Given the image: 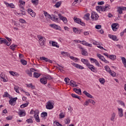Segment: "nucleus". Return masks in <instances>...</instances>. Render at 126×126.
Returning a JSON list of instances; mask_svg holds the SVG:
<instances>
[{"mask_svg":"<svg viewBox=\"0 0 126 126\" xmlns=\"http://www.w3.org/2000/svg\"><path fill=\"white\" fill-rule=\"evenodd\" d=\"M105 69L107 71V72H109L110 74L112 76H116V73L114 71L111 72V69L109 67V66L106 65L104 67Z\"/></svg>","mask_w":126,"mask_h":126,"instance_id":"f257e3e1","label":"nucleus"},{"mask_svg":"<svg viewBox=\"0 0 126 126\" xmlns=\"http://www.w3.org/2000/svg\"><path fill=\"white\" fill-rule=\"evenodd\" d=\"M38 39H39V43L40 45V46H43L45 45V41L46 39L45 38L43 37V36L39 35L38 36Z\"/></svg>","mask_w":126,"mask_h":126,"instance_id":"f03ea898","label":"nucleus"},{"mask_svg":"<svg viewBox=\"0 0 126 126\" xmlns=\"http://www.w3.org/2000/svg\"><path fill=\"white\" fill-rule=\"evenodd\" d=\"M0 44H5V45L7 46L11 45V42H8L6 39L2 38H0Z\"/></svg>","mask_w":126,"mask_h":126,"instance_id":"7ed1b4c3","label":"nucleus"},{"mask_svg":"<svg viewBox=\"0 0 126 126\" xmlns=\"http://www.w3.org/2000/svg\"><path fill=\"white\" fill-rule=\"evenodd\" d=\"M34 118L37 123H40V118H39V111L36 110L34 112Z\"/></svg>","mask_w":126,"mask_h":126,"instance_id":"20e7f679","label":"nucleus"},{"mask_svg":"<svg viewBox=\"0 0 126 126\" xmlns=\"http://www.w3.org/2000/svg\"><path fill=\"white\" fill-rule=\"evenodd\" d=\"M88 67L91 70V71H93V72H97V71H98L97 68L95 67V66L92 64H90L88 66Z\"/></svg>","mask_w":126,"mask_h":126,"instance_id":"39448f33","label":"nucleus"},{"mask_svg":"<svg viewBox=\"0 0 126 126\" xmlns=\"http://www.w3.org/2000/svg\"><path fill=\"white\" fill-rule=\"evenodd\" d=\"M16 100H17V97L11 98L10 100H9L10 105H11V106H14L15 104H16Z\"/></svg>","mask_w":126,"mask_h":126,"instance_id":"423d86ee","label":"nucleus"},{"mask_svg":"<svg viewBox=\"0 0 126 126\" xmlns=\"http://www.w3.org/2000/svg\"><path fill=\"white\" fill-rule=\"evenodd\" d=\"M46 109L48 110H52L54 108V105L52 104V102L48 101L46 105Z\"/></svg>","mask_w":126,"mask_h":126,"instance_id":"0eeeda50","label":"nucleus"},{"mask_svg":"<svg viewBox=\"0 0 126 126\" xmlns=\"http://www.w3.org/2000/svg\"><path fill=\"white\" fill-rule=\"evenodd\" d=\"M58 16L61 20H63L65 24L67 23V19L66 17L63 16L61 14H58Z\"/></svg>","mask_w":126,"mask_h":126,"instance_id":"6e6552de","label":"nucleus"},{"mask_svg":"<svg viewBox=\"0 0 126 126\" xmlns=\"http://www.w3.org/2000/svg\"><path fill=\"white\" fill-rule=\"evenodd\" d=\"M91 18L92 19H94V20H97V19L99 18V16L98 15V14L95 12H93L92 13Z\"/></svg>","mask_w":126,"mask_h":126,"instance_id":"1a4fd4ad","label":"nucleus"},{"mask_svg":"<svg viewBox=\"0 0 126 126\" xmlns=\"http://www.w3.org/2000/svg\"><path fill=\"white\" fill-rule=\"evenodd\" d=\"M71 64L76 67V68H79V69H84V67L79 65V64L75 63H71Z\"/></svg>","mask_w":126,"mask_h":126,"instance_id":"9d476101","label":"nucleus"},{"mask_svg":"<svg viewBox=\"0 0 126 126\" xmlns=\"http://www.w3.org/2000/svg\"><path fill=\"white\" fill-rule=\"evenodd\" d=\"M90 61L91 62V63H95V65H97V66L100 67V64L99 63V62H98V61L94 59L93 58H90Z\"/></svg>","mask_w":126,"mask_h":126,"instance_id":"9b49d317","label":"nucleus"},{"mask_svg":"<svg viewBox=\"0 0 126 126\" xmlns=\"http://www.w3.org/2000/svg\"><path fill=\"white\" fill-rule=\"evenodd\" d=\"M119 28V24L114 23L112 25V28L113 31H116L117 29Z\"/></svg>","mask_w":126,"mask_h":126,"instance_id":"f8f14e48","label":"nucleus"},{"mask_svg":"<svg viewBox=\"0 0 126 126\" xmlns=\"http://www.w3.org/2000/svg\"><path fill=\"white\" fill-rule=\"evenodd\" d=\"M81 61L82 62V63H83L84 64H86L87 66H88L90 64V63H89V62L86 59H82L81 60Z\"/></svg>","mask_w":126,"mask_h":126,"instance_id":"ddd939ff","label":"nucleus"},{"mask_svg":"<svg viewBox=\"0 0 126 126\" xmlns=\"http://www.w3.org/2000/svg\"><path fill=\"white\" fill-rule=\"evenodd\" d=\"M83 93L87 97H88V98H91V99H94V97L92 96V95L88 93L86 91H84L83 92Z\"/></svg>","mask_w":126,"mask_h":126,"instance_id":"4468645a","label":"nucleus"},{"mask_svg":"<svg viewBox=\"0 0 126 126\" xmlns=\"http://www.w3.org/2000/svg\"><path fill=\"white\" fill-rule=\"evenodd\" d=\"M69 85H70V86H72V87H76V86H77L76 82L73 80H71L70 81Z\"/></svg>","mask_w":126,"mask_h":126,"instance_id":"2eb2a0df","label":"nucleus"},{"mask_svg":"<svg viewBox=\"0 0 126 126\" xmlns=\"http://www.w3.org/2000/svg\"><path fill=\"white\" fill-rule=\"evenodd\" d=\"M110 5L106 4L105 6L102 7V11H107L110 9Z\"/></svg>","mask_w":126,"mask_h":126,"instance_id":"dca6fc26","label":"nucleus"},{"mask_svg":"<svg viewBox=\"0 0 126 126\" xmlns=\"http://www.w3.org/2000/svg\"><path fill=\"white\" fill-rule=\"evenodd\" d=\"M108 36L110 39H112L113 41H119V39L117 38L116 35H113L112 34H109Z\"/></svg>","mask_w":126,"mask_h":126,"instance_id":"f3484780","label":"nucleus"},{"mask_svg":"<svg viewBox=\"0 0 126 126\" xmlns=\"http://www.w3.org/2000/svg\"><path fill=\"white\" fill-rule=\"evenodd\" d=\"M49 43L51 44L52 43V45L53 47H56V48H60V46L58 44V43L55 42V41H50Z\"/></svg>","mask_w":126,"mask_h":126,"instance_id":"a211bd4d","label":"nucleus"},{"mask_svg":"<svg viewBox=\"0 0 126 126\" xmlns=\"http://www.w3.org/2000/svg\"><path fill=\"white\" fill-rule=\"evenodd\" d=\"M118 109L119 116L120 117V118H122L124 116V114H123V109L118 108Z\"/></svg>","mask_w":126,"mask_h":126,"instance_id":"6ab92c4d","label":"nucleus"},{"mask_svg":"<svg viewBox=\"0 0 126 126\" xmlns=\"http://www.w3.org/2000/svg\"><path fill=\"white\" fill-rule=\"evenodd\" d=\"M73 91H74L75 93H77V94H78L79 95H81V89H77L76 88H75L73 89Z\"/></svg>","mask_w":126,"mask_h":126,"instance_id":"aec40b11","label":"nucleus"},{"mask_svg":"<svg viewBox=\"0 0 126 126\" xmlns=\"http://www.w3.org/2000/svg\"><path fill=\"white\" fill-rule=\"evenodd\" d=\"M0 77L1 78V79L3 80V81L4 82H6V80L5 79V75L3 74V72L1 73L0 75Z\"/></svg>","mask_w":126,"mask_h":126,"instance_id":"412c9836","label":"nucleus"},{"mask_svg":"<svg viewBox=\"0 0 126 126\" xmlns=\"http://www.w3.org/2000/svg\"><path fill=\"white\" fill-rule=\"evenodd\" d=\"M51 20L55 21V22H60V19L58 18H56V16L53 15L51 18Z\"/></svg>","mask_w":126,"mask_h":126,"instance_id":"4be33fe9","label":"nucleus"},{"mask_svg":"<svg viewBox=\"0 0 126 126\" xmlns=\"http://www.w3.org/2000/svg\"><path fill=\"white\" fill-rule=\"evenodd\" d=\"M74 22H76V23H77L78 24H80V22H81V19L74 17Z\"/></svg>","mask_w":126,"mask_h":126,"instance_id":"5701e85b","label":"nucleus"},{"mask_svg":"<svg viewBox=\"0 0 126 126\" xmlns=\"http://www.w3.org/2000/svg\"><path fill=\"white\" fill-rule=\"evenodd\" d=\"M10 74L13 76H19V74L17 72H15L12 71H9Z\"/></svg>","mask_w":126,"mask_h":126,"instance_id":"b1692460","label":"nucleus"},{"mask_svg":"<svg viewBox=\"0 0 126 126\" xmlns=\"http://www.w3.org/2000/svg\"><path fill=\"white\" fill-rule=\"evenodd\" d=\"M97 58H98V59H99V60H101V61H102V62L105 61V58L104 57V56H102L101 54H97Z\"/></svg>","mask_w":126,"mask_h":126,"instance_id":"393cba45","label":"nucleus"},{"mask_svg":"<svg viewBox=\"0 0 126 126\" xmlns=\"http://www.w3.org/2000/svg\"><path fill=\"white\" fill-rule=\"evenodd\" d=\"M40 81L42 84H47V80L45 78V77L41 78L40 79Z\"/></svg>","mask_w":126,"mask_h":126,"instance_id":"a878e982","label":"nucleus"},{"mask_svg":"<svg viewBox=\"0 0 126 126\" xmlns=\"http://www.w3.org/2000/svg\"><path fill=\"white\" fill-rule=\"evenodd\" d=\"M20 117H25L26 115V113L25 111H23L22 110L20 111V113H19Z\"/></svg>","mask_w":126,"mask_h":126,"instance_id":"bb28decb","label":"nucleus"},{"mask_svg":"<svg viewBox=\"0 0 126 126\" xmlns=\"http://www.w3.org/2000/svg\"><path fill=\"white\" fill-rule=\"evenodd\" d=\"M115 118H116V113H115V112H113V114L111 115L110 121H111L112 122H114Z\"/></svg>","mask_w":126,"mask_h":126,"instance_id":"cd10ccee","label":"nucleus"},{"mask_svg":"<svg viewBox=\"0 0 126 126\" xmlns=\"http://www.w3.org/2000/svg\"><path fill=\"white\" fill-rule=\"evenodd\" d=\"M96 9L97 11H99V12L103 11V7H102V6H97L96 7Z\"/></svg>","mask_w":126,"mask_h":126,"instance_id":"c85d7f7f","label":"nucleus"},{"mask_svg":"<svg viewBox=\"0 0 126 126\" xmlns=\"http://www.w3.org/2000/svg\"><path fill=\"white\" fill-rule=\"evenodd\" d=\"M110 60H112V61H115L117 59V57L115 55H111L109 56L108 57Z\"/></svg>","mask_w":126,"mask_h":126,"instance_id":"c756f323","label":"nucleus"},{"mask_svg":"<svg viewBox=\"0 0 126 126\" xmlns=\"http://www.w3.org/2000/svg\"><path fill=\"white\" fill-rule=\"evenodd\" d=\"M26 73L29 75V76H30L31 77H32V71L31 70H27L26 71Z\"/></svg>","mask_w":126,"mask_h":126,"instance_id":"7c9ffc66","label":"nucleus"},{"mask_svg":"<svg viewBox=\"0 0 126 126\" xmlns=\"http://www.w3.org/2000/svg\"><path fill=\"white\" fill-rule=\"evenodd\" d=\"M44 14L46 17L48 18L49 19H52V17L51 16V15L48 13V12L44 11Z\"/></svg>","mask_w":126,"mask_h":126,"instance_id":"2f4dec72","label":"nucleus"},{"mask_svg":"<svg viewBox=\"0 0 126 126\" xmlns=\"http://www.w3.org/2000/svg\"><path fill=\"white\" fill-rule=\"evenodd\" d=\"M40 76L41 74H40L39 73L34 72L33 73V77H35V78H38V77H40Z\"/></svg>","mask_w":126,"mask_h":126,"instance_id":"473e14b6","label":"nucleus"},{"mask_svg":"<svg viewBox=\"0 0 126 126\" xmlns=\"http://www.w3.org/2000/svg\"><path fill=\"white\" fill-rule=\"evenodd\" d=\"M82 55L83 56H88V53L87 52V51H86V50L85 49H83L82 50Z\"/></svg>","mask_w":126,"mask_h":126,"instance_id":"72a5a7b5","label":"nucleus"},{"mask_svg":"<svg viewBox=\"0 0 126 126\" xmlns=\"http://www.w3.org/2000/svg\"><path fill=\"white\" fill-rule=\"evenodd\" d=\"M28 105H29V102H27V103H24L22 105H21L20 106V108H25L26 107H27V106H28Z\"/></svg>","mask_w":126,"mask_h":126,"instance_id":"f704fd0d","label":"nucleus"},{"mask_svg":"<svg viewBox=\"0 0 126 126\" xmlns=\"http://www.w3.org/2000/svg\"><path fill=\"white\" fill-rule=\"evenodd\" d=\"M90 16V14L87 13L86 15H84V18L86 20H89V17Z\"/></svg>","mask_w":126,"mask_h":126,"instance_id":"c9c22d12","label":"nucleus"},{"mask_svg":"<svg viewBox=\"0 0 126 126\" xmlns=\"http://www.w3.org/2000/svg\"><path fill=\"white\" fill-rule=\"evenodd\" d=\"M32 2L34 5H38V3H39V0H32Z\"/></svg>","mask_w":126,"mask_h":126,"instance_id":"e433bc0d","label":"nucleus"},{"mask_svg":"<svg viewBox=\"0 0 126 126\" xmlns=\"http://www.w3.org/2000/svg\"><path fill=\"white\" fill-rule=\"evenodd\" d=\"M71 96H72V97H73V98H76L77 99H79V100H80V99H81L80 96H79L74 94H72Z\"/></svg>","mask_w":126,"mask_h":126,"instance_id":"4c0bfd02","label":"nucleus"},{"mask_svg":"<svg viewBox=\"0 0 126 126\" xmlns=\"http://www.w3.org/2000/svg\"><path fill=\"white\" fill-rule=\"evenodd\" d=\"M73 31L76 34H78V32H79V29H78L77 28H73Z\"/></svg>","mask_w":126,"mask_h":126,"instance_id":"58836bf2","label":"nucleus"},{"mask_svg":"<svg viewBox=\"0 0 126 126\" xmlns=\"http://www.w3.org/2000/svg\"><path fill=\"white\" fill-rule=\"evenodd\" d=\"M45 79H46V80L47 79H48L49 80H51V79H53V78L52 77V76H51V75H46L45 77H44Z\"/></svg>","mask_w":126,"mask_h":126,"instance_id":"ea45409f","label":"nucleus"},{"mask_svg":"<svg viewBox=\"0 0 126 126\" xmlns=\"http://www.w3.org/2000/svg\"><path fill=\"white\" fill-rule=\"evenodd\" d=\"M61 4H62V1H59L56 3L54 6L55 7H57V8H58L59 6H61Z\"/></svg>","mask_w":126,"mask_h":126,"instance_id":"a19ab883","label":"nucleus"},{"mask_svg":"<svg viewBox=\"0 0 126 126\" xmlns=\"http://www.w3.org/2000/svg\"><path fill=\"white\" fill-rule=\"evenodd\" d=\"M21 63L23 65H26V64H27V61H25L24 59H21Z\"/></svg>","mask_w":126,"mask_h":126,"instance_id":"79ce46f5","label":"nucleus"},{"mask_svg":"<svg viewBox=\"0 0 126 126\" xmlns=\"http://www.w3.org/2000/svg\"><path fill=\"white\" fill-rule=\"evenodd\" d=\"M40 60H41V61H45V62H48L49 59L44 57H40Z\"/></svg>","mask_w":126,"mask_h":126,"instance_id":"37998d69","label":"nucleus"},{"mask_svg":"<svg viewBox=\"0 0 126 126\" xmlns=\"http://www.w3.org/2000/svg\"><path fill=\"white\" fill-rule=\"evenodd\" d=\"M118 12H119V14H122V13H123V9H122L121 7H119L118 8V10H117Z\"/></svg>","mask_w":126,"mask_h":126,"instance_id":"c03bdc74","label":"nucleus"},{"mask_svg":"<svg viewBox=\"0 0 126 126\" xmlns=\"http://www.w3.org/2000/svg\"><path fill=\"white\" fill-rule=\"evenodd\" d=\"M14 89L17 93H19V91H18L19 90V87L17 86H15Z\"/></svg>","mask_w":126,"mask_h":126,"instance_id":"a18cd8bd","label":"nucleus"},{"mask_svg":"<svg viewBox=\"0 0 126 126\" xmlns=\"http://www.w3.org/2000/svg\"><path fill=\"white\" fill-rule=\"evenodd\" d=\"M70 123V119L69 118H67L66 120H65V125H68Z\"/></svg>","mask_w":126,"mask_h":126,"instance_id":"49530a36","label":"nucleus"},{"mask_svg":"<svg viewBox=\"0 0 126 126\" xmlns=\"http://www.w3.org/2000/svg\"><path fill=\"white\" fill-rule=\"evenodd\" d=\"M89 102L91 103L93 105H95L96 102L92 99H89Z\"/></svg>","mask_w":126,"mask_h":126,"instance_id":"de8ad7c7","label":"nucleus"},{"mask_svg":"<svg viewBox=\"0 0 126 126\" xmlns=\"http://www.w3.org/2000/svg\"><path fill=\"white\" fill-rule=\"evenodd\" d=\"M70 59H71V60H72L73 61H75V62H77L78 61V59L74 57L73 56H69Z\"/></svg>","mask_w":126,"mask_h":126,"instance_id":"09e8293b","label":"nucleus"},{"mask_svg":"<svg viewBox=\"0 0 126 126\" xmlns=\"http://www.w3.org/2000/svg\"><path fill=\"white\" fill-rule=\"evenodd\" d=\"M41 117L45 118L48 116V113L47 112H42L41 114Z\"/></svg>","mask_w":126,"mask_h":126,"instance_id":"8fccbe9b","label":"nucleus"},{"mask_svg":"<svg viewBox=\"0 0 126 126\" xmlns=\"http://www.w3.org/2000/svg\"><path fill=\"white\" fill-rule=\"evenodd\" d=\"M27 87H30L32 88V89H35V86H33L32 84H29V85H27Z\"/></svg>","mask_w":126,"mask_h":126,"instance_id":"3c124183","label":"nucleus"},{"mask_svg":"<svg viewBox=\"0 0 126 126\" xmlns=\"http://www.w3.org/2000/svg\"><path fill=\"white\" fill-rule=\"evenodd\" d=\"M28 124H33V120L32 119H29L26 120Z\"/></svg>","mask_w":126,"mask_h":126,"instance_id":"603ef678","label":"nucleus"},{"mask_svg":"<svg viewBox=\"0 0 126 126\" xmlns=\"http://www.w3.org/2000/svg\"><path fill=\"white\" fill-rule=\"evenodd\" d=\"M59 117H60V119H63V118H64V114L63 112H61L59 114Z\"/></svg>","mask_w":126,"mask_h":126,"instance_id":"864d4df0","label":"nucleus"},{"mask_svg":"<svg viewBox=\"0 0 126 126\" xmlns=\"http://www.w3.org/2000/svg\"><path fill=\"white\" fill-rule=\"evenodd\" d=\"M99 82L102 84H104V83H105V79H104V78H100V79H99Z\"/></svg>","mask_w":126,"mask_h":126,"instance_id":"5fc2aeb1","label":"nucleus"},{"mask_svg":"<svg viewBox=\"0 0 126 126\" xmlns=\"http://www.w3.org/2000/svg\"><path fill=\"white\" fill-rule=\"evenodd\" d=\"M50 26H51V27H53L55 29H58V25H57L51 24V25H50Z\"/></svg>","mask_w":126,"mask_h":126,"instance_id":"6e6d98bb","label":"nucleus"},{"mask_svg":"<svg viewBox=\"0 0 126 126\" xmlns=\"http://www.w3.org/2000/svg\"><path fill=\"white\" fill-rule=\"evenodd\" d=\"M80 2H81V0H75L73 4H76V3H80Z\"/></svg>","mask_w":126,"mask_h":126,"instance_id":"4d7b16f0","label":"nucleus"},{"mask_svg":"<svg viewBox=\"0 0 126 126\" xmlns=\"http://www.w3.org/2000/svg\"><path fill=\"white\" fill-rule=\"evenodd\" d=\"M61 54L63 55V56H68V53L67 52H61Z\"/></svg>","mask_w":126,"mask_h":126,"instance_id":"13d9d810","label":"nucleus"},{"mask_svg":"<svg viewBox=\"0 0 126 126\" xmlns=\"http://www.w3.org/2000/svg\"><path fill=\"white\" fill-rule=\"evenodd\" d=\"M123 63H126V60L125 57L121 58Z\"/></svg>","mask_w":126,"mask_h":126,"instance_id":"bf43d9fd","label":"nucleus"},{"mask_svg":"<svg viewBox=\"0 0 126 126\" xmlns=\"http://www.w3.org/2000/svg\"><path fill=\"white\" fill-rule=\"evenodd\" d=\"M30 15H31L32 17H35V16H36V13H35V12H34V11L31 13Z\"/></svg>","mask_w":126,"mask_h":126,"instance_id":"052dcab7","label":"nucleus"},{"mask_svg":"<svg viewBox=\"0 0 126 126\" xmlns=\"http://www.w3.org/2000/svg\"><path fill=\"white\" fill-rule=\"evenodd\" d=\"M101 28H102V26L100 25L95 26V29H101Z\"/></svg>","mask_w":126,"mask_h":126,"instance_id":"680f3d73","label":"nucleus"},{"mask_svg":"<svg viewBox=\"0 0 126 126\" xmlns=\"http://www.w3.org/2000/svg\"><path fill=\"white\" fill-rule=\"evenodd\" d=\"M8 96H9V94H8V93H7V92H6L4 93V95H3V97H8Z\"/></svg>","mask_w":126,"mask_h":126,"instance_id":"e2e57ef3","label":"nucleus"},{"mask_svg":"<svg viewBox=\"0 0 126 126\" xmlns=\"http://www.w3.org/2000/svg\"><path fill=\"white\" fill-rule=\"evenodd\" d=\"M9 7H10L11 8H14V7H15V6L14 5V4H13V3H11L9 4Z\"/></svg>","mask_w":126,"mask_h":126,"instance_id":"0e129e2a","label":"nucleus"},{"mask_svg":"<svg viewBox=\"0 0 126 126\" xmlns=\"http://www.w3.org/2000/svg\"><path fill=\"white\" fill-rule=\"evenodd\" d=\"M27 11L28 12V13H29V14H30L33 11L32 10V9L31 8H29L28 9H27Z\"/></svg>","mask_w":126,"mask_h":126,"instance_id":"69168bd1","label":"nucleus"},{"mask_svg":"<svg viewBox=\"0 0 126 126\" xmlns=\"http://www.w3.org/2000/svg\"><path fill=\"white\" fill-rule=\"evenodd\" d=\"M70 79L68 78H64V81L65 82H66V84H68V82L67 81H69Z\"/></svg>","mask_w":126,"mask_h":126,"instance_id":"338daca9","label":"nucleus"},{"mask_svg":"<svg viewBox=\"0 0 126 126\" xmlns=\"http://www.w3.org/2000/svg\"><path fill=\"white\" fill-rule=\"evenodd\" d=\"M54 126H61V124H60V123H58V122H54Z\"/></svg>","mask_w":126,"mask_h":126,"instance_id":"774afa93","label":"nucleus"}]
</instances>
